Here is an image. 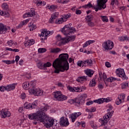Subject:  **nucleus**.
<instances>
[{
  "label": "nucleus",
  "instance_id": "62",
  "mask_svg": "<svg viewBox=\"0 0 129 129\" xmlns=\"http://www.w3.org/2000/svg\"><path fill=\"white\" fill-rule=\"evenodd\" d=\"M30 16L29 15V13H26L23 15V18L25 19L26 18H29Z\"/></svg>",
  "mask_w": 129,
  "mask_h": 129
},
{
  "label": "nucleus",
  "instance_id": "31",
  "mask_svg": "<svg viewBox=\"0 0 129 129\" xmlns=\"http://www.w3.org/2000/svg\"><path fill=\"white\" fill-rule=\"evenodd\" d=\"M61 51L59 48H51L50 51L51 53H59Z\"/></svg>",
  "mask_w": 129,
  "mask_h": 129
},
{
  "label": "nucleus",
  "instance_id": "32",
  "mask_svg": "<svg viewBox=\"0 0 129 129\" xmlns=\"http://www.w3.org/2000/svg\"><path fill=\"white\" fill-rule=\"evenodd\" d=\"M96 85V82H95V79H93L91 81H90L89 84V86L91 87H93V86H95Z\"/></svg>",
  "mask_w": 129,
  "mask_h": 129
},
{
  "label": "nucleus",
  "instance_id": "41",
  "mask_svg": "<svg viewBox=\"0 0 129 129\" xmlns=\"http://www.w3.org/2000/svg\"><path fill=\"white\" fill-rule=\"evenodd\" d=\"M87 62V64L88 65V66H92V65H93V63L92 62V60L91 59H88L87 60H86Z\"/></svg>",
  "mask_w": 129,
  "mask_h": 129
},
{
  "label": "nucleus",
  "instance_id": "54",
  "mask_svg": "<svg viewBox=\"0 0 129 129\" xmlns=\"http://www.w3.org/2000/svg\"><path fill=\"white\" fill-rule=\"evenodd\" d=\"M37 7H40V6H43V2L41 1H38L36 2Z\"/></svg>",
  "mask_w": 129,
  "mask_h": 129
},
{
  "label": "nucleus",
  "instance_id": "51",
  "mask_svg": "<svg viewBox=\"0 0 129 129\" xmlns=\"http://www.w3.org/2000/svg\"><path fill=\"white\" fill-rule=\"evenodd\" d=\"M45 34H46V29H44L42 30V31L41 32V34H40V37H46V35H45Z\"/></svg>",
  "mask_w": 129,
  "mask_h": 129
},
{
  "label": "nucleus",
  "instance_id": "24",
  "mask_svg": "<svg viewBox=\"0 0 129 129\" xmlns=\"http://www.w3.org/2000/svg\"><path fill=\"white\" fill-rule=\"evenodd\" d=\"M86 97H87V95L86 94H83L81 95V97H80L79 98H78V99H81L79 101V102L82 101V100H83L82 103H81V105H82V104H83V103H84L85 101V98H86Z\"/></svg>",
  "mask_w": 129,
  "mask_h": 129
},
{
  "label": "nucleus",
  "instance_id": "16",
  "mask_svg": "<svg viewBox=\"0 0 129 129\" xmlns=\"http://www.w3.org/2000/svg\"><path fill=\"white\" fill-rule=\"evenodd\" d=\"M0 114L3 118H6V117H9V116H11V112H10L9 111H5L2 110L0 112Z\"/></svg>",
  "mask_w": 129,
  "mask_h": 129
},
{
  "label": "nucleus",
  "instance_id": "29",
  "mask_svg": "<svg viewBox=\"0 0 129 129\" xmlns=\"http://www.w3.org/2000/svg\"><path fill=\"white\" fill-rule=\"evenodd\" d=\"M35 9H34L33 8H31L30 9V12H29L28 15H29V17H35Z\"/></svg>",
  "mask_w": 129,
  "mask_h": 129
},
{
  "label": "nucleus",
  "instance_id": "26",
  "mask_svg": "<svg viewBox=\"0 0 129 129\" xmlns=\"http://www.w3.org/2000/svg\"><path fill=\"white\" fill-rule=\"evenodd\" d=\"M95 41L94 40H88L83 45V48H86V47H87V46H89L90 44H93V43H95Z\"/></svg>",
  "mask_w": 129,
  "mask_h": 129
},
{
  "label": "nucleus",
  "instance_id": "2",
  "mask_svg": "<svg viewBox=\"0 0 129 129\" xmlns=\"http://www.w3.org/2000/svg\"><path fill=\"white\" fill-rule=\"evenodd\" d=\"M59 58L56 59L52 63V66L55 69L54 73L59 74L60 71L64 72L69 69V63L68 58L69 55L67 53H61L59 55Z\"/></svg>",
  "mask_w": 129,
  "mask_h": 129
},
{
  "label": "nucleus",
  "instance_id": "52",
  "mask_svg": "<svg viewBox=\"0 0 129 129\" xmlns=\"http://www.w3.org/2000/svg\"><path fill=\"white\" fill-rule=\"evenodd\" d=\"M88 25L89 27H94V23L91 21H87Z\"/></svg>",
  "mask_w": 129,
  "mask_h": 129
},
{
  "label": "nucleus",
  "instance_id": "45",
  "mask_svg": "<svg viewBox=\"0 0 129 129\" xmlns=\"http://www.w3.org/2000/svg\"><path fill=\"white\" fill-rule=\"evenodd\" d=\"M113 120H110L108 123V127H111V126H113Z\"/></svg>",
  "mask_w": 129,
  "mask_h": 129
},
{
  "label": "nucleus",
  "instance_id": "59",
  "mask_svg": "<svg viewBox=\"0 0 129 129\" xmlns=\"http://www.w3.org/2000/svg\"><path fill=\"white\" fill-rule=\"evenodd\" d=\"M98 87L99 89H103L104 86L102 84H99Z\"/></svg>",
  "mask_w": 129,
  "mask_h": 129
},
{
  "label": "nucleus",
  "instance_id": "8",
  "mask_svg": "<svg viewBox=\"0 0 129 129\" xmlns=\"http://www.w3.org/2000/svg\"><path fill=\"white\" fill-rule=\"evenodd\" d=\"M2 9L4 11L0 10V16H4L5 18H9L10 17L9 5L7 3H4L2 5Z\"/></svg>",
  "mask_w": 129,
  "mask_h": 129
},
{
  "label": "nucleus",
  "instance_id": "17",
  "mask_svg": "<svg viewBox=\"0 0 129 129\" xmlns=\"http://www.w3.org/2000/svg\"><path fill=\"white\" fill-rule=\"evenodd\" d=\"M32 84H34V82H31L30 83L29 82H26L23 84V87L24 89H32Z\"/></svg>",
  "mask_w": 129,
  "mask_h": 129
},
{
  "label": "nucleus",
  "instance_id": "47",
  "mask_svg": "<svg viewBox=\"0 0 129 129\" xmlns=\"http://www.w3.org/2000/svg\"><path fill=\"white\" fill-rule=\"evenodd\" d=\"M107 80L108 82H112V81H115L116 79L113 77H110Z\"/></svg>",
  "mask_w": 129,
  "mask_h": 129
},
{
  "label": "nucleus",
  "instance_id": "46",
  "mask_svg": "<svg viewBox=\"0 0 129 129\" xmlns=\"http://www.w3.org/2000/svg\"><path fill=\"white\" fill-rule=\"evenodd\" d=\"M128 86V83H124L122 84V89H124Z\"/></svg>",
  "mask_w": 129,
  "mask_h": 129
},
{
  "label": "nucleus",
  "instance_id": "1",
  "mask_svg": "<svg viewBox=\"0 0 129 129\" xmlns=\"http://www.w3.org/2000/svg\"><path fill=\"white\" fill-rule=\"evenodd\" d=\"M47 107H41L39 108L38 111L35 113H31L28 115V118L31 120H34V124H37V121H40L44 124L47 128L51 127L54 124V120L53 118L47 116L45 113L47 111Z\"/></svg>",
  "mask_w": 129,
  "mask_h": 129
},
{
  "label": "nucleus",
  "instance_id": "15",
  "mask_svg": "<svg viewBox=\"0 0 129 129\" xmlns=\"http://www.w3.org/2000/svg\"><path fill=\"white\" fill-rule=\"evenodd\" d=\"M110 101H111V100H110L109 98H102L98 100H94V102L95 103H98V104H101V103H103V102H110Z\"/></svg>",
  "mask_w": 129,
  "mask_h": 129
},
{
  "label": "nucleus",
  "instance_id": "20",
  "mask_svg": "<svg viewBox=\"0 0 129 129\" xmlns=\"http://www.w3.org/2000/svg\"><path fill=\"white\" fill-rule=\"evenodd\" d=\"M8 31V28L4 26V24L0 23V34H6Z\"/></svg>",
  "mask_w": 129,
  "mask_h": 129
},
{
  "label": "nucleus",
  "instance_id": "56",
  "mask_svg": "<svg viewBox=\"0 0 129 129\" xmlns=\"http://www.w3.org/2000/svg\"><path fill=\"white\" fill-rule=\"evenodd\" d=\"M105 66L106 67H107V68H110V67H111V64H110V63H109V62H105Z\"/></svg>",
  "mask_w": 129,
  "mask_h": 129
},
{
  "label": "nucleus",
  "instance_id": "57",
  "mask_svg": "<svg viewBox=\"0 0 129 129\" xmlns=\"http://www.w3.org/2000/svg\"><path fill=\"white\" fill-rule=\"evenodd\" d=\"M21 98L22 99H25V98H26V94L25 93H22L21 94Z\"/></svg>",
  "mask_w": 129,
  "mask_h": 129
},
{
  "label": "nucleus",
  "instance_id": "14",
  "mask_svg": "<svg viewBox=\"0 0 129 129\" xmlns=\"http://www.w3.org/2000/svg\"><path fill=\"white\" fill-rule=\"evenodd\" d=\"M59 124L61 126H68L69 124V121H68V118L62 117L60 118Z\"/></svg>",
  "mask_w": 129,
  "mask_h": 129
},
{
  "label": "nucleus",
  "instance_id": "22",
  "mask_svg": "<svg viewBox=\"0 0 129 129\" xmlns=\"http://www.w3.org/2000/svg\"><path fill=\"white\" fill-rule=\"evenodd\" d=\"M15 88H16V84L8 85L6 86L7 91H11V90H14Z\"/></svg>",
  "mask_w": 129,
  "mask_h": 129
},
{
  "label": "nucleus",
  "instance_id": "21",
  "mask_svg": "<svg viewBox=\"0 0 129 129\" xmlns=\"http://www.w3.org/2000/svg\"><path fill=\"white\" fill-rule=\"evenodd\" d=\"M87 76H83L82 77H79L77 79V81L78 82H80V83H83L84 81H86L87 80Z\"/></svg>",
  "mask_w": 129,
  "mask_h": 129
},
{
  "label": "nucleus",
  "instance_id": "11",
  "mask_svg": "<svg viewBox=\"0 0 129 129\" xmlns=\"http://www.w3.org/2000/svg\"><path fill=\"white\" fill-rule=\"evenodd\" d=\"M116 74L117 76L122 78L123 80H124V79H127V77H126V75H125V73H124V70L123 69H121V68L116 69Z\"/></svg>",
  "mask_w": 129,
  "mask_h": 129
},
{
  "label": "nucleus",
  "instance_id": "33",
  "mask_svg": "<svg viewBox=\"0 0 129 129\" xmlns=\"http://www.w3.org/2000/svg\"><path fill=\"white\" fill-rule=\"evenodd\" d=\"M47 8L49 10L52 12L54 11V10H56V9H57V6L54 5H51L50 6H48Z\"/></svg>",
  "mask_w": 129,
  "mask_h": 129
},
{
  "label": "nucleus",
  "instance_id": "36",
  "mask_svg": "<svg viewBox=\"0 0 129 129\" xmlns=\"http://www.w3.org/2000/svg\"><path fill=\"white\" fill-rule=\"evenodd\" d=\"M29 28L30 29V31H34V30H36V29H37V26L36 25L32 24L31 25L29 26Z\"/></svg>",
  "mask_w": 129,
  "mask_h": 129
},
{
  "label": "nucleus",
  "instance_id": "10",
  "mask_svg": "<svg viewBox=\"0 0 129 129\" xmlns=\"http://www.w3.org/2000/svg\"><path fill=\"white\" fill-rule=\"evenodd\" d=\"M113 42L111 40H107L102 44V47L106 51V50H112L113 48Z\"/></svg>",
  "mask_w": 129,
  "mask_h": 129
},
{
  "label": "nucleus",
  "instance_id": "3",
  "mask_svg": "<svg viewBox=\"0 0 129 129\" xmlns=\"http://www.w3.org/2000/svg\"><path fill=\"white\" fill-rule=\"evenodd\" d=\"M107 111L108 112L103 116V118L99 120L101 124V126L105 125L108 122L109 119L111 118L112 114H113L114 111H112V106L111 105L109 106Z\"/></svg>",
  "mask_w": 129,
  "mask_h": 129
},
{
  "label": "nucleus",
  "instance_id": "25",
  "mask_svg": "<svg viewBox=\"0 0 129 129\" xmlns=\"http://www.w3.org/2000/svg\"><path fill=\"white\" fill-rule=\"evenodd\" d=\"M85 73L89 76V77H92V75H93V71L91 70H85Z\"/></svg>",
  "mask_w": 129,
  "mask_h": 129
},
{
  "label": "nucleus",
  "instance_id": "34",
  "mask_svg": "<svg viewBox=\"0 0 129 129\" xmlns=\"http://www.w3.org/2000/svg\"><path fill=\"white\" fill-rule=\"evenodd\" d=\"M3 63H5V64H8V65L10 64H13L16 62L15 60H2Z\"/></svg>",
  "mask_w": 129,
  "mask_h": 129
},
{
  "label": "nucleus",
  "instance_id": "35",
  "mask_svg": "<svg viewBox=\"0 0 129 129\" xmlns=\"http://www.w3.org/2000/svg\"><path fill=\"white\" fill-rule=\"evenodd\" d=\"M52 33V31H47V29H46V33L45 34V37L43 38V40H46V39H47L46 37H47V36H51Z\"/></svg>",
  "mask_w": 129,
  "mask_h": 129
},
{
  "label": "nucleus",
  "instance_id": "64",
  "mask_svg": "<svg viewBox=\"0 0 129 129\" xmlns=\"http://www.w3.org/2000/svg\"><path fill=\"white\" fill-rule=\"evenodd\" d=\"M76 14L77 15H80L81 14V11L79 10H77L76 11Z\"/></svg>",
  "mask_w": 129,
  "mask_h": 129
},
{
  "label": "nucleus",
  "instance_id": "6",
  "mask_svg": "<svg viewBox=\"0 0 129 129\" xmlns=\"http://www.w3.org/2000/svg\"><path fill=\"white\" fill-rule=\"evenodd\" d=\"M58 41H60L62 44H66V43H68V42H72V41H74L75 40V36H67L66 38H62L60 34L57 35L56 37Z\"/></svg>",
  "mask_w": 129,
  "mask_h": 129
},
{
  "label": "nucleus",
  "instance_id": "37",
  "mask_svg": "<svg viewBox=\"0 0 129 129\" xmlns=\"http://www.w3.org/2000/svg\"><path fill=\"white\" fill-rule=\"evenodd\" d=\"M119 41H127V40H128V38L127 37V36H121L120 37H119Z\"/></svg>",
  "mask_w": 129,
  "mask_h": 129
},
{
  "label": "nucleus",
  "instance_id": "43",
  "mask_svg": "<svg viewBox=\"0 0 129 129\" xmlns=\"http://www.w3.org/2000/svg\"><path fill=\"white\" fill-rule=\"evenodd\" d=\"M43 66H44V68H46L47 67H50V66H52V63H51V62L48 61L46 63H44L43 64Z\"/></svg>",
  "mask_w": 129,
  "mask_h": 129
},
{
  "label": "nucleus",
  "instance_id": "4",
  "mask_svg": "<svg viewBox=\"0 0 129 129\" xmlns=\"http://www.w3.org/2000/svg\"><path fill=\"white\" fill-rule=\"evenodd\" d=\"M31 84V89L29 90V92L30 94H33L34 95H35V96H42V95H43L44 91H43V90H41L39 88H35V86H34V84Z\"/></svg>",
  "mask_w": 129,
  "mask_h": 129
},
{
  "label": "nucleus",
  "instance_id": "12",
  "mask_svg": "<svg viewBox=\"0 0 129 129\" xmlns=\"http://www.w3.org/2000/svg\"><path fill=\"white\" fill-rule=\"evenodd\" d=\"M80 100H81V99H79L78 98H77L75 99H70L68 101V102L69 103H70V104H74L76 105V106L79 107L80 105H81V103L83 101V100H82V101L79 102Z\"/></svg>",
  "mask_w": 129,
  "mask_h": 129
},
{
  "label": "nucleus",
  "instance_id": "42",
  "mask_svg": "<svg viewBox=\"0 0 129 129\" xmlns=\"http://www.w3.org/2000/svg\"><path fill=\"white\" fill-rule=\"evenodd\" d=\"M37 67L39 68V69H44V64L43 65V64L41 62H38L37 63Z\"/></svg>",
  "mask_w": 129,
  "mask_h": 129
},
{
  "label": "nucleus",
  "instance_id": "63",
  "mask_svg": "<svg viewBox=\"0 0 129 129\" xmlns=\"http://www.w3.org/2000/svg\"><path fill=\"white\" fill-rule=\"evenodd\" d=\"M85 90V88L84 87H80V92H82V91H84Z\"/></svg>",
  "mask_w": 129,
  "mask_h": 129
},
{
  "label": "nucleus",
  "instance_id": "23",
  "mask_svg": "<svg viewBox=\"0 0 129 129\" xmlns=\"http://www.w3.org/2000/svg\"><path fill=\"white\" fill-rule=\"evenodd\" d=\"M34 44H35V40L30 39L25 42V47H30V46H32V45H34Z\"/></svg>",
  "mask_w": 129,
  "mask_h": 129
},
{
  "label": "nucleus",
  "instance_id": "13",
  "mask_svg": "<svg viewBox=\"0 0 129 129\" xmlns=\"http://www.w3.org/2000/svg\"><path fill=\"white\" fill-rule=\"evenodd\" d=\"M37 105L38 103H37L36 101H34L32 103H29L25 105L24 108L26 109H34L35 108H37Z\"/></svg>",
  "mask_w": 129,
  "mask_h": 129
},
{
  "label": "nucleus",
  "instance_id": "28",
  "mask_svg": "<svg viewBox=\"0 0 129 129\" xmlns=\"http://www.w3.org/2000/svg\"><path fill=\"white\" fill-rule=\"evenodd\" d=\"M102 79L104 81L105 84L106 85V86H108V84L106 83V82H108L107 80V79H108V78H107V77L106 76V75L105 73L103 74Z\"/></svg>",
  "mask_w": 129,
  "mask_h": 129
},
{
  "label": "nucleus",
  "instance_id": "61",
  "mask_svg": "<svg viewBox=\"0 0 129 129\" xmlns=\"http://www.w3.org/2000/svg\"><path fill=\"white\" fill-rule=\"evenodd\" d=\"M93 104V101H89L86 103V105H91V104Z\"/></svg>",
  "mask_w": 129,
  "mask_h": 129
},
{
  "label": "nucleus",
  "instance_id": "60",
  "mask_svg": "<svg viewBox=\"0 0 129 129\" xmlns=\"http://www.w3.org/2000/svg\"><path fill=\"white\" fill-rule=\"evenodd\" d=\"M78 66H79L80 67H81L82 66V61L79 60L77 62Z\"/></svg>",
  "mask_w": 129,
  "mask_h": 129
},
{
  "label": "nucleus",
  "instance_id": "39",
  "mask_svg": "<svg viewBox=\"0 0 129 129\" xmlns=\"http://www.w3.org/2000/svg\"><path fill=\"white\" fill-rule=\"evenodd\" d=\"M47 51V49L45 48H40L38 50V53H45Z\"/></svg>",
  "mask_w": 129,
  "mask_h": 129
},
{
  "label": "nucleus",
  "instance_id": "30",
  "mask_svg": "<svg viewBox=\"0 0 129 129\" xmlns=\"http://www.w3.org/2000/svg\"><path fill=\"white\" fill-rule=\"evenodd\" d=\"M64 22H65V20L63 19V18H61L60 19L56 20L55 21V24H57V25H60V24H63Z\"/></svg>",
  "mask_w": 129,
  "mask_h": 129
},
{
  "label": "nucleus",
  "instance_id": "38",
  "mask_svg": "<svg viewBox=\"0 0 129 129\" xmlns=\"http://www.w3.org/2000/svg\"><path fill=\"white\" fill-rule=\"evenodd\" d=\"M93 20V16L92 15H88L87 17L86 20L87 22L91 21Z\"/></svg>",
  "mask_w": 129,
  "mask_h": 129
},
{
  "label": "nucleus",
  "instance_id": "48",
  "mask_svg": "<svg viewBox=\"0 0 129 129\" xmlns=\"http://www.w3.org/2000/svg\"><path fill=\"white\" fill-rule=\"evenodd\" d=\"M5 90H7V87L4 86L0 87V91H1V92H5Z\"/></svg>",
  "mask_w": 129,
  "mask_h": 129
},
{
  "label": "nucleus",
  "instance_id": "19",
  "mask_svg": "<svg viewBox=\"0 0 129 129\" xmlns=\"http://www.w3.org/2000/svg\"><path fill=\"white\" fill-rule=\"evenodd\" d=\"M81 115V112H75L71 115V118L72 119V122L75 121V119L78 117V116Z\"/></svg>",
  "mask_w": 129,
  "mask_h": 129
},
{
  "label": "nucleus",
  "instance_id": "58",
  "mask_svg": "<svg viewBox=\"0 0 129 129\" xmlns=\"http://www.w3.org/2000/svg\"><path fill=\"white\" fill-rule=\"evenodd\" d=\"M75 92H80V87H75Z\"/></svg>",
  "mask_w": 129,
  "mask_h": 129
},
{
  "label": "nucleus",
  "instance_id": "55",
  "mask_svg": "<svg viewBox=\"0 0 129 129\" xmlns=\"http://www.w3.org/2000/svg\"><path fill=\"white\" fill-rule=\"evenodd\" d=\"M82 66L83 67H86V66H88L86 60L82 61Z\"/></svg>",
  "mask_w": 129,
  "mask_h": 129
},
{
  "label": "nucleus",
  "instance_id": "53",
  "mask_svg": "<svg viewBox=\"0 0 129 129\" xmlns=\"http://www.w3.org/2000/svg\"><path fill=\"white\" fill-rule=\"evenodd\" d=\"M120 103H121V99H119V98L118 97V99L116 101V104H117V105H119Z\"/></svg>",
  "mask_w": 129,
  "mask_h": 129
},
{
  "label": "nucleus",
  "instance_id": "27",
  "mask_svg": "<svg viewBox=\"0 0 129 129\" xmlns=\"http://www.w3.org/2000/svg\"><path fill=\"white\" fill-rule=\"evenodd\" d=\"M7 44L8 46H9V47H12V46H13V45H14V46H16V45L17 44V42H14L12 40H9L8 41H7Z\"/></svg>",
  "mask_w": 129,
  "mask_h": 129
},
{
  "label": "nucleus",
  "instance_id": "7",
  "mask_svg": "<svg viewBox=\"0 0 129 129\" xmlns=\"http://www.w3.org/2000/svg\"><path fill=\"white\" fill-rule=\"evenodd\" d=\"M76 30L73 27H69V25H65L64 27L62 28L61 32L65 36L70 35L71 34H74V32H76Z\"/></svg>",
  "mask_w": 129,
  "mask_h": 129
},
{
  "label": "nucleus",
  "instance_id": "5",
  "mask_svg": "<svg viewBox=\"0 0 129 129\" xmlns=\"http://www.w3.org/2000/svg\"><path fill=\"white\" fill-rule=\"evenodd\" d=\"M53 95L55 100H57V101H64V100H67L68 98V97L63 95L60 91L54 92Z\"/></svg>",
  "mask_w": 129,
  "mask_h": 129
},
{
  "label": "nucleus",
  "instance_id": "50",
  "mask_svg": "<svg viewBox=\"0 0 129 129\" xmlns=\"http://www.w3.org/2000/svg\"><path fill=\"white\" fill-rule=\"evenodd\" d=\"M68 89L71 92H75V87H72L71 86H68Z\"/></svg>",
  "mask_w": 129,
  "mask_h": 129
},
{
  "label": "nucleus",
  "instance_id": "49",
  "mask_svg": "<svg viewBox=\"0 0 129 129\" xmlns=\"http://www.w3.org/2000/svg\"><path fill=\"white\" fill-rule=\"evenodd\" d=\"M111 5L113 6L114 5H118V1L117 0H111Z\"/></svg>",
  "mask_w": 129,
  "mask_h": 129
},
{
  "label": "nucleus",
  "instance_id": "44",
  "mask_svg": "<svg viewBox=\"0 0 129 129\" xmlns=\"http://www.w3.org/2000/svg\"><path fill=\"white\" fill-rule=\"evenodd\" d=\"M83 7L86 9H90V8H92V4H91V3H89L88 4L84 5Z\"/></svg>",
  "mask_w": 129,
  "mask_h": 129
},
{
  "label": "nucleus",
  "instance_id": "9",
  "mask_svg": "<svg viewBox=\"0 0 129 129\" xmlns=\"http://www.w3.org/2000/svg\"><path fill=\"white\" fill-rule=\"evenodd\" d=\"M106 3H107V0H97V7L95 8V12H98V11L102 9H105L106 8V5H105Z\"/></svg>",
  "mask_w": 129,
  "mask_h": 129
},
{
  "label": "nucleus",
  "instance_id": "40",
  "mask_svg": "<svg viewBox=\"0 0 129 129\" xmlns=\"http://www.w3.org/2000/svg\"><path fill=\"white\" fill-rule=\"evenodd\" d=\"M100 18L102 21H103V22H108V18H107V17L106 16H101Z\"/></svg>",
  "mask_w": 129,
  "mask_h": 129
},
{
  "label": "nucleus",
  "instance_id": "18",
  "mask_svg": "<svg viewBox=\"0 0 129 129\" xmlns=\"http://www.w3.org/2000/svg\"><path fill=\"white\" fill-rule=\"evenodd\" d=\"M58 16H59V13L58 12L52 14L49 20V22L50 23V24H52V23H54V20L58 18Z\"/></svg>",
  "mask_w": 129,
  "mask_h": 129
}]
</instances>
